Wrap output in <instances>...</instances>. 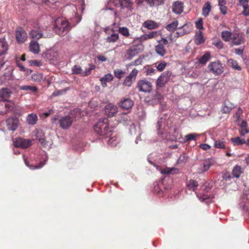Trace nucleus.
<instances>
[{"label": "nucleus", "instance_id": "obj_1", "mask_svg": "<svg viewBox=\"0 0 249 249\" xmlns=\"http://www.w3.org/2000/svg\"><path fill=\"white\" fill-rule=\"evenodd\" d=\"M108 121L107 119L104 118L99 120L94 127L95 132L104 138L110 137L112 134L111 128L108 127Z\"/></svg>", "mask_w": 249, "mask_h": 249}, {"label": "nucleus", "instance_id": "obj_2", "mask_svg": "<svg viewBox=\"0 0 249 249\" xmlns=\"http://www.w3.org/2000/svg\"><path fill=\"white\" fill-rule=\"evenodd\" d=\"M70 23L63 18H58L55 21L54 30L57 34L64 36L71 30Z\"/></svg>", "mask_w": 249, "mask_h": 249}, {"label": "nucleus", "instance_id": "obj_3", "mask_svg": "<svg viewBox=\"0 0 249 249\" xmlns=\"http://www.w3.org/2000/svg\"><path fill=\"white\" fill-rule=\"evenodd\" d=\"M115 6L120 7V11L124 17L130 15L133 9V2L132 0H118L114 2Z\"/></svg>", "mask_w": 249, "mask_h": 249}, {"label": "nucleus", "instance_id": "obj_4", "mask_svg": "<svg viewBox=\"0 0 249 249\" xmlns=\"http://www.w3.org/2000/svg\"><path fill=\"white\" fill-rule=\"evenodd\" d=\"M52 119L53 122L58 120L60 127L64 129H69L74 121V118H71L69 115L61 117L55 115Z\"/></svg>", "mask_w": 249, "mask_h": 249}, {"label": "nucleus", "instance_id": "obj_5", "mask_svg": "<svg viewBox=\"0 0 249 249\" xmlns=\"http://www.w3.org/2000/svg\"><path fill=\"white\" fill-rule=\"evenodd\" d=\"M143 50L142 44L131 45L126 50L124 58L126 60H131L134 57L141 53Z\"/></svg>", "mask_w": 249, "mask_h": 249}, {"label": "nucleus", "instance_id": "obj_6", "mask_svg": "<svg viewBox=\"0 0 249 249\" xmlns=\"http://www.w3.org/2000/svg\"><path fill=\"white\" fill-rule=\"evenodd\" d=\"M29 35L30 37L32 38L33 40L37 41L39 39L47 37L44 34L42 29L38 24H36L34 26L33 29L29 32Z\"/></svg>", "mask_w": 249, "mask_h": 249}, {"label": "nucleus", "instance_id": "obj_7", "mask_svg": "<svg viewBox=\"0 0 249 249\" xmlns=\"http://www.w3.org/2000/svg\"><path fill=\"white\" fill-rule=\"evenodd\" d=\"M208 67L209 71L215 75H220L224 71V68L219 61L211 62Z\"/></svg>", "mask_w": 249, "mask_h": 249}, {"label": "nucleus", "instance_id": "obj_8", "mask_svg": "<svg viewBox=\"0 0 249 249\" xmlns=\"http://www.w3.org/2000/svg\"><path fill=\"white\" fill-rule=\"evenodd\" d=\"M137 87L141 91L149 92L152 90V85L148 80L143 79L138 81Z\"/></svg>", "mask_w": 249, "mask_h": 249}, {"label": "nucleus", "instance_id": "obj_9", "mask_svg": "<svg viewBox=\"0 0 249 249\" xmlns=\"http://www.w3.org/2000/svg\"><path fill=\"white\" fill-rule=\"evenodd\" d=\"M14 107V104L7 101H0V115L7 114L12 110Z\"/></svg>", "mask_w": 249, "mask_h": 249}, {"label": "nucleus", "instance_id": "obj_10", "mask_svg": "<svg viewBox=\"0 0 249 249\" xmlns=\"http://www.w3.org/2000/svg\"><path fill=\"white\" fill-rule=\"evenodd\" d=\"M158 44L157 45V53L161 56H163L166 53L165 46L168 43V40L164 37H162L160 40L158 41Z\"/></svg>", "mask_w": 249, "mask_h": 249}, {"label": "nucleus", "instance_id": "obj_11", "mask_svg": "<svg viewBox=\"0 0 249 249\" xmlns=\"http://www.w3.org/2000/svg\"><path fill=\"white\" fill-rule=\"evenodd\" d=\"M14 146L16 147L26 148L32 144V142L29 139H24L19 137L14 141Z\"/></svg>", "mask_w": 249, "mask_h": 249}, {"label": "nucleus", "instance_id": "obj_12", "mask_svg": "<svg viewBox=\"0 0 249 249\" xmlns=\"http://www.w3.org/2000/svg\"><path fill=\"white\" fill-rule=\"evenodd\" d=\"M16 36L17 41L19 43H24L27 38V35L25 31L20 27L16 30Z\"/></svg>", "mask_w": 249, "mask_h": 249}, {"label": "nucleus", "instance_id": "obj_13", "mask_svg": "<svg viewBox=\"0 0 249 249\" xmlns=\"http://www.w3.org/2000/svg\"><path fill=\"white\" fill-rule=\"evenodd\" d=\"M171 74L172 73L170 71H167L162 73L158 79H157V86L160 87L164 86L169 80Z\"/></svg>", "mask_w": 249, "mask_h": 249}, {"label": "nucleus", "instance_id": "obj_14", "mask_svg": "<svg viewBox=\"0 0 249 249\" xmlns=\"http://www.w3.org/2000/svg\"><path fill=\"white\" fill-rule=\"evenodd\" d=\"M138 73V71L136 69H133L129 74L125 77L123 84L125 86H131L133 82L135 80Z\"/></svg>", "mask_w": 249, "mask_h": 249}, {"label": "nucleus", "instance_id": "obj_15", "mask_svg": "<svg viewBox=\"0 0 249 249\" xmlns=\"http://www.w3.org/2000/svg\"><path fill=\"white\" fill-rule=\"evenodd\" d=\"M6 123L8 130L15 131L18 127V118L11 117L8 118Z\"/></svg>", "mask_w": 249, "mask_h": 249}, {"label": "nucleus", "instance_id": "obj_16", "mask_svg": "<svg viewBox=\"0 0 249 249\" xmlns=\"http://www.w3.org/2000/svg\"><path fill=\"white\" fill-rule=\"evenodd\" d=\"M118 111V107L116 106L111 103L108 104L105 107V114L108 117H112Z\"/></svg>", "mask_w": 249, "mask_h": 249}, {"label": "nucleus", "instance_id": "obj_17", "mask_svg": "<svg viewBox=\"0 0 249 249\" xmlns=\"http://www.w3.org/2000/svg\"><path fill=\"white\" fill-rule=\"evenodd\" d=\"M213 164L214 160L212 159L204 160L199 169V173H201L207 171Z\"/></svg>", "mask_w": 249, "mask_h": 249}, {"label": "nucleus", "instance_id": "obj_18", "mask_svg": "<svg viewBox=\"0 0 249 249\" xmlns=\"http://www.w3.org/2000/svg\"><path fill=\"white\" fill-rule=\"evenodd\" d=\"M29 48L30 51L35 54H38L40 51V45L36 40L31 41Z\"/></svg>", "mask_w": 249, "mask_h": 249}, {"label": "nucleus", "instance_id": "obj_19", "mask_svg": "<svg viewBox=\"0 0 249 249\" xmlns=\"http://www.w3.org/2000/svg\"><path fill=\"white\" fill-rule=\"evenodd\" d=\"M183 3L179 1L174 2L172 5V11L176 14H180L183 12Z\"/></svg>", "mask_w": 249, "mask_h": 249}, {"label": "nucleus", "instance_id": "obj_20", "mask_svg": "<svg viewBox=\"0 0 249 249\" xmlns=\"http://www.w3.org/2000/svg\"><path fill=\"white\" fill-rule=\"evenodd\" d=\"M120 107L124 109H128L133 106V102L129 98H124L119 104Z\"/></svg>", "mask_w": 249, "mask_h": 249}, {"label": "nucleus", "instance_id": "obj_21", "mask_svg": "<svg viewBox=\"0 0 249 249\" xmlns=\"http://www.w3.org/2000/svg\"><path fill=\"white\" fill-rule=\"evenodd\" d=\"M234 107L233 104L231 103L230 101L226 100L225 101L221 108V111L223 113H228Z\"/></svg>", "mask_w": 249, "mask_h": 249}, {"label": "nucleus", "instance_id": "obj_22", "mask_svg": "<svg viewBox=\"0 0 249 249\" xmlns=\"http://www.w3.org/2000/svg\"><path fill=\"white\" fill-rule=\"evenodd\" d=\"M8 50V45L4 38H0V56L5 54Z\"/></svg>", "mask_w": 249, "mask_h": 249}, {"label": "nucleus", "instance_id": "obj_23", "mask_svg": "<svg viewBox=\"0 0 249 249\" xmlns=\"http://www.w3.org/2000/svg\"><path fill=\"white\" fill-rule=\"evenodd\" d=\"M113 77L110 73H107L100 78L101 85L103 87L107 86V83L113 80Z\"/></svg>", "mask_w": 249, "mask_h": 249}, {"label": "nucleus", "instance_id": "obj_24", "mask_svg": "<svg viewBox=\"0 0 249 249\" xmlns=\"http://www.w3.org/2000/svg\"><path fill=\"white\" fill-rule=\"evenodd\" d=\"M195 42L196 44L199 45L205 42L204 37L202 35V32L200 31H197L195 36Z\"/></svg>", "mask_w": 249, "mask_h": 249}, {"label": "nucleus", "instance_id": "obj_25", "mask_svg": "<svg viewBox=\"0 0 249 249\" xmlns=\"http://www.w3.org/2000/svg\"><path fill=\"white\" fill-rule=\"evenodd\" d=\"M160 171L162 175H170L179 173L178 169L175 168H166L164 169H160Z\"/></svg>", "mask_w": 249, "mask_h": 249}, {"label": "nucleus", "instance_id": "obj_26", "mask_svg": "<svg viewBox=\"0 0 249 249\" xmlns=\"http://www.w3.org/2000/svg\"><path fill=\"white\" fill-rule=\"evenodd\" d=\"M95 68V66L94 64L88 63L84 67V70H83V76L89 75L91 73V70H94Z\"/></svg>", "mask_w": 249, "mask_h": 249}, {"label": "nucleus", "instance_id": "obj_27", "mask_svg": "<svg viewBox=\"0 0 249 249\" xmlns=\"http://www.w3.org/2000/svg\"><path fill=\"white\" fill-rule=\"evenodd\" d=\"M37 116L36 114L31 113L27 117V122L30 125H34L37 121Z\"/></svg>", "mask_w": 249, "mask_h": 249}, {"label": "nucleus", "instance_id": "obj_28", "mask_svg": "<svg viewBox=\"0 0 249 249\" xmlns=\"http://www.w3.org/2000/svg\"><path fill=\"white\" fill-rule=\"evenodd\" d=\"M36 138L41 144H45L46 140L45 139V135L41 130H36Z\"/></svg>", "mask_w": 249, "mask_h": 249}, {"label": "nucleus", "instance_id": "obj_29", "mask_svg": "<svg viewBox=\"0 0 249 249\" xmlns=\"http://www.w3.org/2000/svg\"><path fill=\"white\" fill-rule=\"evenodd\" d=\"M11 91L8 89H3L0 90V97L4 99L3 101H6L7 99L10 97Z\"/></svg>", "mask_w": 249, "mask_h": 249}, {"label": "nucleus", "instance_id": "obj_30", "mask_svg": "<svg viewBox=\"0 0 249 249\" xmlns=\"http://www.w3.org/2000/svg\"><path fill=\"white\" fill-rule=\"evenodd\" d=\"M211 10V5L210 2H206L203 6L202 8V15L207 17L209 15L210 11Z\"/></svg>", "mask_w": 249, "mask_h": 249}, {"label": "nucleus", "instance_id": "obj_31", "mask_svg": "<svg viewBox=\"0 0 249 249\" xmlns=\"http://www.w3.org/2000/svg\"><path fill=\"white\" fill-rule=\"evenodd\" d=\"M188 188L193 191H195L198 187V183L196 180L191 179L187 183Z\"/></svg>", "mask_w": 249, "mask_h": 249}, {"label": "nucleus", "instance_id": "obj_32", "mask_svg": "<svg viewBox=\"0 0 249 249\" xmlns=\"http://www.w3.org/2000/svg\"><path fill=\"white\" fill-rule=\"evenodd\" d=\"M210 56V53L207 52L199 58L198 61L200 64H205L209 60Z\"/></svg>", "mask_w": 249, "mask_h": 249}, {"label": "nucleus", "instance_id": "obj_33", "mask_svg": "<svg viewBox=\"0 0 249 249\" xmlns=\"http://www.w3.org/2000/svg\"><path fill=\"white\" fill-rule=\"evenodd\" d=\"M231 141L234 145H240L245 143V139L239 137L232 138L231 139Z\"/></svg>", "mask_w": 249, "mask_h": 249}, {"label": "nucleus", "instance_id": "obj_34", "mask_svg": "<svg viewBox=\"0 0 249 249\" xmlns=\"http://www.w3.org/2000/svg\"><path fill=\"white\" fill-rule=\"evenodd\" d=\"M231 36L232 33L230 31H223L221 32V37L225 41H229L231 38Z\"/></svg>", "mask_w": 249, "mask_h": 249}, {"label": "nucleus", "instance_id": "obj_35", "mask_svg": "<svg viewBox=\"0 0 249 249\" xmlns=\"http://www.w3.org/2000/svg\"><path fill=\"white\" fill-rule=\"evenodd\" d=\"M143 26L149 30H152L156 27V22L151 20H147L143 23Z\"/></svg>", "mask_w": 249, "mask_h": 249}, {"label": "nucleus", "instance_id": "obj_36", "mask_svg": "<svg viewBox=\"0 0 249 249\" xmlns=\"http://www.w3.org/2000/svg\"><path fill=\"white\" fill-rule=\"evenodd\" d=\"M226 142L224 139L218 140L214 142V147L219 149H225V148Z\"/></svg>", "mask_w": 249, "mask_h": 249}, {"label": "nucleus", "instance_id": "obj_37", "mask_svg": "<svg viewBox=\"0 0 249 249\" xmlns=\"http://www.w3.org/2000/svg\"><path fill=\"white\" fill-rule=\"evenodd\" d=\"M31 78L33 81L36 82H40L44 79L43 74L39 72L33 73L32 75Z\"/></svg>", "mask_w": 249, "mask_h": 249}, {"label": "nucleus", "instance_id": "obj_38", "mask_svg": "<svg viewBox=\"0 0 249 249\" xmlns=\"http://www.w3.org/2000/svg\"><path fill=\"white\" fill-rule=\"evenodd\" d=\"M20 89L23 90L36 92L37 91V88L36 86L24 85L20 87Z\"/></svg>", "mask_w": 249, "mask_h": 249}, {"label": "nucleus", "instance_id": "obj_39", "mask_svg": "<svg viewBox=\"0 0 249 249\" xmlns=\"http://www.w3.org/2000/svg\"><path fill=\"white\" fill-rule=\"evenodd\" d=\"M178 26V21H174L166 26V29L170 32H174Z\"/></svg>", "mask_w": 249, "mask_h": 249}, {"label": "nucleus", "instance_id": "obj_40", "mask_svg": "<svg viewBox=\"0 0 249 249\" xmlns=\"http://www.w3.org/2000/svg\"><path fill=\"white\" fill-rule=\"evenodd\" d=\"M236 35L237 36V39L236 40H232V44L234 45H239L244 43V40L242 36L239 34H237Z\"/></svg>", "mask_w": 249, "mask_h": 249}, {"label": "nucleus", "instance_id": "obj_41", "mask_svg": "<svg viewBox=\"0 0 249 249\" xmlns=\"http://www.w3.org/2000/svg\"><path fill=\"white\" fill-rule=\"evenodd\" d=\"M73 73L76 74H81L83 76L84 71L82 68L79 65H75L72 68Z\"/></svg>", "mask_w": 249, "mask_h": 249}, {"label": "nucleus", "instance_id": "obj_42", "mask_svg": "<svg viewBox=\"0 0 249 249\" xmlns=\"http://www.w3.org/2000/svg\"><path fill=\"white\" fill-rule=\"evenodd\" d=\"M232 173L233 177L238 178L241 174V168L240 166L237 165L235 166L232 170Z\"/></svg>", "mask_w": 249, "mask_h": 249}, {"label": "nucleus", "instance_id": "obj_43", "mask_svg": "<svg viewBox=\"0 0 249 249\" xmlns=\"http://www.w3.org/2000/svg\"><path fill=\"white\" fill-rule=\"evenodd\" d=\"M242 114V110L240 107H238L237 110L235 113L233 115V118L234 119V122L236 123H238L240 120V116Z\"/></svg>", "mask_w": 249, "mask_h": 249}, {"label": "nucleus", "instance_id": "obj_44", "mask_svg": "<svg viewBox=\"0 0 249 249\" xmlns=\"http://www.w3.org/2000/svg\"><path fill=\"white\" fill-rule=\"evenodd\" d=\"M228 65L235 70L238 71L241 70V67L239 66L237 62L233 59H231L228 60Z\"/></svg>", "mask_w": 249, "mask_h": 249}, {"label": "nucleus", "instance_id": "obj_45", "mask_svg": "<svg viewBox=\"0 0 249 249\" xmlns=\"http://www.w3.org/2000/svg\"><path fill=\"white\" fill-rule=\"evenodd\" d=\"M3 76L6 80H9L11 79L13 77V69L11 68L7 69Z\"/></svg>", "mask_w": 249, "mask_h": 249}, {"label": "nucleus", "instance_id": "obj_46", "mask_svg": "<svg viewBox=\"0 0 249 249\" xmlns=\"http://www.w3.org/2000/svg\"><path fill=\"white\" fill-rule=\"evenodd\" d=\"M119 39V35L118 34H113L107 38V42H115Z\"/></svg>", "mask_w": 249, "mask_h": 249}, {"label": "nucleus", "instance_id": "obj_47", "mask_svg": "<svg viewBox=\"0 0 249 249\" xmlns=\"http://www.w3.org/2000/svg\"><path fill=\"white\" fill-rule=\"evenodd\" d=\"M124 73L125 72L121 69H117L114 71L115 76L119 79L123 77Z\"/></svg>", "mask_w": 249, "mask_h": 249}, {"label": "nucleus", "instance_id": "obj_48", "mask_svg": "<svg viewBox=\"0 0 249 249\" xmlns=\"http://www.w3.org/2000/svg\"><path fill=\"white\" fill-rule=\"evenodd\" d=\"M119 32L125 37H128L130 35L128 29L126 27H120Z\"/></svg>", "mask_w": 249, "mask_h": 249}, {"label": "nucleus", "instance_id": "obj_49", "mask_svg": "<svg viewBox=\"0 0 249 249\" xmlns=\"http://www.w3.org/2000/svg\"><path fill=\"white\" fill-rule=\"evenodd\" d=\"M181 27L186 35L189 34L192 30V26L190 24H185Z\"/></svg>", "mask_w": 249, "mask_h": 249}, {"label": "nucleus", "instance_id": "obj_50", "mask_svg": "<svg viewBox=\"0 0 249 249\" xmlns=\"http://www.w3.org/2000/svg\"><path fill=\"white\" fill-rule=\"evenodd\" d=\"M198 135L196 133H191L185 136V142H188L192 140H195Z\"/></svg>", "mask_w": 249, "mask_h": 249}, {"label": "nucleus", "instance_id": "obj_51", "mask_svg": "<svg viewBox=\"0 0 249 249\" xmlns=\"http://www.w3.org/2000/svg\"><path fill=\"white\" fill-rule=\"evenodd\" d=\"M143 58L140 56L138 59L128 65V66H138L142 65Z\"/></svg>", "mask_w": 249, "mask_h": 249}, {"label": "nucleus", "instance_id": "obj_52", "mask_svg": "<svg viewBox=\"0 0 249 249\" xmlns=\"http://www.w3.org/2000/svg\"><path fill=\"white\" fill-rule=\"evenodd\" d=\"M185 35H186V34L185 33L184 31L182 29V27H180L178 28V31L175 33L174 38H176Z\"/></svg>", "mask_w": 249, "mask_h": 249}, {"label": "nucleus", "instance_id": "obj_53", "mask_svg": "<svg viewBox=\"0 0 249 249\" xmlns=\"http://www.w3.org/2000/svg\"><path fill=\"white\" fill-rule=\"evenodd\" d=\"M213 44L219 49H221L223 48V43L220 40H215L213 41Z\"/></svg>", "mask_w": 249, "mask_h": 249}, {"label": "nucleus", "instance_id": "obj_54", "mask_svg": "<svg viewBox=\"0 0 249 249\" xmlns=\"http://www.w3.org/2000/svg\"><path fill=\"white\" fill-rule=\"evenodd\" d=\"M166 65L167 63L165 62L162 61L157 66V70L161 71L165 69Z\"/></svg>", "mask_w": 249, "mask_h": 249}, {"label": "nucleus", "instance_id": "obj_55", "mask_svg": "<svg viewBox=\"0 0 249 249\" xmlns=\"http://www.w3.org/2000/svg\"><path fill=\"white\" fill-rule=\"evenodd\" d=\"M196 25L197 29L199 30H201L203 28V21L202 19L201 18H199L198 20L197 21H196Z\"/></svg>", "mask_w": 249, "mask_h": 249}, {"label": "nucleus", "instance_id": "obj_56", "mask_svg": "<svg viewBox=\"0 0 249 249\" xmlns=\"http://www.w3.org/2000/svg\"><path fill=\"white\" fill-rule=\"evenodd\" d=\"M239 133L241 136H244L246 134L249 133V129L247 127L241 128Z\"/></svg>", "mask_w": 249, "mask_h": 249}, {"label": "nucleus", "instance_id": "obj_57", "mask_svg": "<svg viewBox=\"0 0 249 249\" xmlns=\"http://www.w3.org/2000/svg\"><path fill=\"white\" fill-rule=\"evenodd\" d=\"M244 47H241L240 48H237L235 49V53L239 55H243V52L244 51Z\"/></svg>", "mask_w": 249, "mask_h": 249}, {"label": "nucleus", "instance_id": "obj_58", "mask_svg": "<svg viewBox=\"0 0 249 249\" xmlns=\"http://www.w3.org/2000/svg\"><path fill=\"white\" fill-rule=\"evenodd\" d=\"M244 10L242 12V14L245 16H249V4L243 7Z\"/></svg>", "mask_w": 249, "mask_h": 249}, {"label": "nucleus", "instance_id": "obj_59", "mask_svg": "<svg viewBox=\"0 0 249 249\" xmlns=\"http://www.w3.org/2000/svg\"><path fill=\"white\" fill-rule=\"evenodd\" d=\"M66 90H57L54 91L52 94V96L55 97L62 94L65 93Z\"/></svg>", "mask_w": 249, "mask_h": 249}, {"label": "nucleus", "instance_id": "obj_60", "mask_svg": "<svg viewBox=\"0 0 249 249\" xmlns=\"http://www.w3.org/2000/svg\"><path fill=\"white\" fill-rule=\"evenodd\" d=\"M138 3H142L146 1L151 6H154L156 0H136Z\"/></svg>", "mask_w": 249, "mask_h": 249}, {"label": "nucleus", "instance_id": "obj_61", "mask_svg": "<svg viewBox=\"0 0 249 249\" xmlns=\"http://www.w3.org/2000/svg\"><path fill=\"white\" fill-rule=\"evenodd\" d=\"M156 36V32H152L149 34H146L144 35L145 39H150L155 37Z\"/></svg>", "mask_w": 249, "mask_h": 249}, {"label": "nucleus", "instance_id": "obj_62", "mask_svg": "<svg viewBox=\"0 0 249 249\" xmlns=\"http://www.w3.org/2000/svg\"><path fill=\"white\" fill-rule=\"evenodd\" d=\"M152 158H153L152 155L150 154L148 157V160L151 164L153 165L154 166H156V160L155 159H153Z\"/></svg>", "mask_w": 249, "mask_h": 249}, {"label": "nucleus", "instance_id": "obj_63", "mask_svg": "<svg viewBox=\"0 0 249 249\" xmlns=\"http://www.w3.org/2000/svg\"><path fill=\"white\" fill-rule=\"evenodd\" d=\"M239 5L244 7L245 6L248 4V0H238Z\"/></svg>", "mask_w": 249, "mask_h": 249}, {"label": "nucleus", "instance_id": "obj_64", "mask_svg": "<svg viewBox=\"0 0 249 249\" xmlns=\"http://www.w3.org/2000/svg\"><path fill=\"white\" fill-rule=\"evenodd\" d=\"M200 147L204 150H207L211 148V146L208 144L204 143L200 144Z\"/></svg>", "mask_w": 249, "mask_h": 249}]
</instances>
